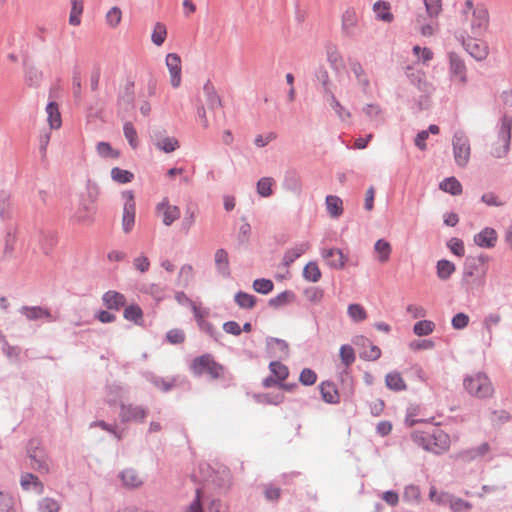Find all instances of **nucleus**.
Here are the masks:
<instances>
[{"label": "nucleus", "instance_id": "9d476101", "mask_svg": "<svg viewBox=\"0 0 512 512\" xmlns=\"http://www.w3.org/2000/svg\"><path fill=\"white\" fill-rule=\"evenodd\" d=\"M266 345H267L268 353L270 354L271 357L282 358V356L288 357V355H289V345L283 339L275 338V337H267Z\"/></svg>", "mask_w": 512, "mask_h": 512}, {"label": "nucleus", "instance_id": "2eb2a0df", "mask_svg": "<svg viewBox=\"0 0 512 512\" xmlns=\"http://www.w3.org/2000/svg\"><path fill=\"white\" fill-rule=\"evenodd\" d=\"M20 485L23 490L33 491L40 495L44 491V485L39 478L32 473H24L21 476Z\"/></svg>", "mask_w": 512, "mask_h": 512}, {"label": "nucleus", "instance_id": "6ab92c4d", "mask_svg": "<svg viewBox=\"0 0 512 512\" xmlns=\"http://www.w3.org/2000/svg\"><path fill=\"white\" fill-rule=\"evenodd\" d=\"M411 437L416 444L423 447L425 450L431 451L435 454L439 453V451L431 444L430 431H415L412 433Z\"/></svg>", "mask_w": 512, "mask_h": 512}, {"label": "nucleus", "instance_id": "39448f33", "mask_svg": "<svg viewBox=\"0 0 512 512\" xmlns=\"http://www.w3.org/2000/svg\"><path fill=\"white\" fill-rule=\"evenodd\" d=\"M148 415V409L142 406L120 403V419L123 423L139 422L142 423Z\"/></svg>", "mask_w": 512, "mask_h": 512}, {"label": "nucleus", "instance_id": "ddd939ff", "mask_svg": "<svg viewBox=\"0 0 512 512\" xmlns=\"http://www.w3.org/2000/svg\"><path fill=\"white\" fill-rule=\"evenodd\" d=\"M322 400L327 404H338L339 393L333 382L324 381L319 385Z\"/></svg>", "mask_w": 512, "mask_h": 512}, {"label": "nucleus", "instance_id": "c85d7f7f", "mask_svg": "<svg viewBox=\"0 0 512 512\" xmlns=\"http://www.w3.org/2000/svg\"><path fill=\"white\" fill-rule=\"evenodd\" d=\"M120 478L127 487L135 488L142 484L137 472L133 469H126L121 472Z\"/></svg>", "mask_w": 512, "mask_h": 512}, {"label": "nucleus", "instance_id": "dca6fc26", "mask_svg": "<svg viewBox=\"0 0 512 512\" xmlns=\"http://www.w3.org/2000/svg\"><path fill=\"white\" fill-rule=\"evenodd\" d=\"M431 444L439 451L446 450L449 447V436L438 427H433L430 431Z\"/></svg>", "mask_w": 512, "mask_h": 512}, {"label": "nucleus", "instance_id": "4d7b16f0", "mask_svg": "<svg viewBox=\"0 0 512 512\" xmlns=\"http://www.w3.org/2000/svg\"><path fill=\"white\" fill-rule=\"evenodd\" d=\"M259 397L262 398V400H260L261 402L266 403V404H272V405H279L285 399V396L282 393H276V394L266 393V394L260 395Z\"/></svg>", "mask_w": 512, "mask_h": 512}, {"label": "nucleus", "instance_id": "5fc2aeb1", "mask_svg": "<svg viewBox=\"0 0 512 512\" xmlns=\"http://www.w3.org/2000/svg\"><path fill=\"white\" fill-rule=\"evenodd\" d=\"M166 35V27L161 23H157L152 34L153 42L156 45H161L164 42Z\"/></svg>", "mask_w": 512, "mask_h": 512}, {"label": "nucleus", "instance_id": "5701e85b", "mask_svg": "<svg viewBox=\"0 0 512 512\" xmlns=\"http://www.w3.org/2000/svg\"><path fill=\"white\" fill-rule=\"evenodd\" d=\"M295 300V295L291 290H283L277 296L269 300V305L274 308L284 307Z\"/></svg>", "mask_w": 512, "mask_h": 512}, {"label": "nucleus", "instance_id": "20e7f679", "mask_svg": "<svg viewBox=\"0 0 512 512\" xmlns=\"http://www.w3.org/2000/svg\"><path fill=\"white\" fill-rule=\"evenodd\" d=\"M27 457L30 460V467L39 473H48V456L44 448L39 446L36 439H31L27 444Z\"/></svg>", "mask_w": 512, "mask_h": 512}, {"label": "nucleus", "instance_id": "a211bd4d", "mask_svg": "<svg viewBox=\"0 0 512 512\" xmlns=\"http://www.w3.org/2000/svg\"><path fill=\"white\" fill-rule=\"evenodd\" d=\"M385 385L388 389L399 392L407 389V385L399 372H390L385 377Z\"/></svg>", "mask_w": 512, "mask_h": 512}, {"label": "nucleus", "instance_id": "a19ab883", "mask_svg": "<svg viewBox=\"0 0 512 512\" xmlns=\"http://www.w3.org/2000/svg\"><path fill=\"white\" fill-rule=\"evenodd\" d=\"M317 381V374L310 368H304L300 372L299 382L304 386H312Z\"/></svg>", "mask_w": 512, "mask_h": 512}, {"label": "nucleus", "instance_id": "a878e982", "mask_svg": "<svg viewBox=\"0 0 512 512\" xmlns=\"http://www.w3.org/2000/svg\"><path fill=\"white\" fill-rule=\"evenodd\" d=\"M326 206L331 217H339L343 213V201L337 196H327Z\"/></svg>", "mask_w": 512, "mask_h": 512}, {"label": "nucleus", "instance_id": "69168bd1", "mask_svg": "<svg viewBox=\"0 0 512 512\" xmlns=\"http://www.w3.org/2000/svg\"><path fill=\"white\" fill-rule=\"evenodd\" d=\"M251 234V226L249 223H242L239 227V230L237 232V240L240 243H244L249 239V236Z\"/></svg>", "mask_w": 512, "mask_h": 512}, {"label": "nucleus", "instance_id": "e2e57ef3", "mask_svg": "<svg viewBox=\"0 0 512 512\" xmlns=\"http://www.w3.org/2000/svg\"><path fill=\"white\" fill-rule=\"evenodd\" d=\"M121 17L122 13L117 7L112 8L106 15L107 22L113 27L120 23Z\"/></svg>", "mask_w": 512, "mask_h": 512}, {"label": "nucleus", "instance_id": "4468645a", "mask_svg": "<svg viewBox=\"0 0 512 512\" xmlns=\"http://www.w3.org/2000/svg\"><path fill=\"white\" fill-rule=\"evenodd\" d=\"M166 64L171 73V82L174 87L179 86L181 81V59L177 54L171 53L167 55Z\"/></svg>", "mask_w": 512, "mask_h": 512}, {"label": "nucleus", "instance_id": "aec40b11", "mask_svg": "<svg viewBox=\"0 0 512 512\" xmlns=\"http://www.w3.org/2000/svg\"><path fill=\"white\" fill-rule=\"evenodd\" d=\"M373 10L377 15V18L390 23L393 21L394 16L391 12V5L387 1H378L374 4Z\"/></svg>", "mask_w": 512, "mask_h": 512}, {"label": "nucleus", "instance_id": "2f4dec72", "mask_svg": "<svg viewBox=\"0 0 512 512\" xmlns=\"http://www.w3.org/2000/svg\"><path fill=\"white\" fill-rule=\"evenodd\" d=\"M435 329L434 322L430 320H420L413 326V332L417 336H427L431 334Z\"/></svg>", "mask_w": 512, "mask_h": 512}, {"label": "nucleus", "instance_id": "f03ea898", "mask_svg": "<svg viewBox=\"0 0 512 512\" xmlns=\"http://www.w3.org/2000/svg\"><path fill=\"white\" fill-rule=\"evenodd\" d=\"M199 469L204 481L212 483L219 493H226L230 489L231 474L226 467L214 470L209 464L205 463L200 464Z\"/></svg>", "mask_w": 512, "mask_h": 512}, {"label": "nucleus", "instance_id": "ea45409f", "mask_svg": "<svg viewBox=\"0 0 512 512\" xmlns=\"http://www.w3.org/2000/svg\"><path fill=\"white\" fill-rule=\"evenodd\" d=\"M454 271L455 265L448 260H440L437 263V274L440 278H449Z\"/></svg>", "mask_w": 512, "mask_h": 512}, {"label": "nucleus", "instance_id": "cd10ccee", "mask_svg": "<svg viewBox=\"0 0 512 512\" xmlns=\"http://www.w3.org/2000/svg\"><path fill=\"white\" fill-rule=\"evenodd\" d=\"M440 189L452 195H460L462 193V185L455 177L444 179L440 183Z\"/></svg>", "mask_w": 512, "mask_h": 512}, {"label": "nucleus", "instance_id": "9b49d317", "mask_svg": "<svg viewBox=\"0 0 512 512\" xmlns=\"http://www.w3.org/2000/svg\"><path fill=\"white\" fill-rule=\"evenodd\" d=\"M454 157L459 166H465L470 157V146L467 140L457 138L453 142Z\"/></svg>", "mask_w": 512, "mask_h": 512}, {"label": "nucleus", "instance_id": "680f3d73", "mask_svg": "<svg viewBox=\"0 0 512 512\" xmlns=\"http://www.w3.org/2000/svg\"><path fill=\"white\" fill-rule=\"evenodd\" d=\"M427 12L430 16H437L441 9V0H424Z\"/></svg>", "mask_w": 512, "mask_h": 512}, {"label": "nucleus", "instance_id": "58836bf2", "mask_svg": "<svg viewBox=\"0 0 512 512\" xmlns=\"http://www.w3.org/2000/svg\"><path fill=\"white\" fill-rule=\"evenodd\" d=\"M451 71L453 75L458 79L459 82H466V73H465V65L463 62L457 59H451L450 62Z\"/></svg>", "mask_w": 512, "mask_h": 512}, {"label": "nucleus", "instance_id": "b1692460", "mask_svg": "<svg viewBox=\"0 0 512 512\" xmlns=\"http://www.w3.org/2000/svg\"><path fill=\"white\" fill-rule=\"evenodd\" d=\"M123 316L126 320L140 325L143 320V311L137 304H131L125 307Z\"/></svg>", "mask_w": 512, "mask_h": 512}, {"label": "nucleus", "instance_id": "338daca9", "mask_svg": "<svg viewBox=\"0 0 512 512\" xmlns=\"http://www.w3.org/2000/svg\"><path fill=\"white\" fill-rule=\"evenodd\" d=\"M482 201L489 206L503 205V202L501 201L500 197L497 194H495L494 192L485 193L482 196Z\"/></svg>", "mask_w": 512, "mask_h": 512}, {"label": "nucleus", "instance_id": "4be33fe9", "mask_svg": "<svg viewBox=\"0 0 512 512\" xmlns=\"http://www.w3.org/2000/svg\"><path fill=\"white\" fill-rule=\"evenodd\" d=\"M310 248V245L308 243H301L299 245H296L295 247H292L288 249L283 257V261L286 265H290L293 263L296 259L301 257L304 253H306Z\"/></svg>", "mask_w": 512, "mask_h": 512}, {"label": "nucleus", "instance_id": "79ce46f5", "mask_svg": "<svg viewBox=\"0 0 512 512\" xmlns=\"http://www.w3.org/2000/svg\"><path fill=\"white\" fill-rule=\"evenodd\" d=\"M449 250L457 257L465 255L464 243L461 239L453 237L447 242Z\"/></svg>", "mask_w": 512, "mask_h": 512}, {"label": "nucleus", "instance_id": "7c9ffc66", "mask_svg": "<svg viewBox=\"0 0 512 512\" xmlns=\"http://www.w3.org/2000/svg\"><path fill=\"white\" fill-rule=\"evenodd\" d=\"M48 121L51 128L57 129L61 126V114L58 109V105L51 102L47 106Z\"/></svg>", "mask_w": 512, "mask_h": 512}, {"label": "nucleus", "instance_id": "bb28decb", "mask_svg": "<svg viewBox=\"0 0 512 512\" xmlns=\"http://www.w3.org/2000/svg\"><path fill=\"white\" fill-rule=\"evenodd\" d=\"M269 370L272 375L280 382L286 380L289 376L288 367L282 364L280 361H271L269 363Z\"/></svg>", "mask_w": 512, "mask_h": 512}, {"label": "nucleus", "instance_id": "864d4df0", "mask_svg": "<svg viewBox=\"0 0 512 512\" xmlns=\"http://www.w3.org/2000/svg\"><path fill=\"white\" fill-rule=\"evenodd\" d=\"M450 507L454 512H461L464 510H470L472 508V504L461 498L451 497Z\"/></svg>", "mask_w": 512, "mask_h": 512}, {"label": "nucleus", "instance_id": "052dcab7", "mask_svg": "<svg viewBox=\"0 0 512 512\" xmlns=\"http://www.w3.org/2000/svg\"><path fill=\"white\" fill-rule=\"evenodd\" d=\"M158 147L163 151L169 153L179 147L178 141L174 138H165L158 142Z\"/></svg>", "mask_w": 512, "mask_h": 512}, {"label": "nucleus", "instance_id": "13d9d810", "mask_svg": "<svg viewBox=\"0 0 512 512\" xmlns=\"http://www.w3.org/2000/svg\"><path fill=\"white\" fill-rule=\"evenodd\" d=\"M124 134L130 145L135 148L137 146V132L132 123L128 122L124 125Z\"/></svg>", "mask_w": 512, "mask_h": 512}, {"label": "nucleus", "instance_id": "412c9836", "mask_svg": "<svg viewBox=\"0 0 512 512\" xmlns=\"http://www.w3.org/2000/svg\"><path fill=\"white\" fill-rule=\"evenodd\" d=\"M374 252L377 260L381 263H385L390 259L392 247L388 241L380 239L375 243Z\"/></svg>", "mask_w": 512, "mask_h": 512}, {"label": "nucleus", "instance_id": "4c0bfd02", "mask_svg": "<svg viewBox=\"0 0 512 512\" xmlns=\"http://www.w3.org/2000/svg\"><path fill=\"white\" fill-rule=\"evenodd\" d=\"M215 264L218 270L226 272L229 268V255L225 249H218L215 252Z\"/></svg>", "mask_w": 512, "mask_h": 512}, {"label": "nucleus", "instance_id": "473e14b6", "mask_svg": "<svg viewBox=\"0 0 512 512\" xmlns=\"http://www.w3.org/2000/svg\"><path fill=\"white\" fill-rule=\"evenodd\" d=\"M303 275L306 280L317 282L321 278V271L316 262H309L303 270Z\"/></svg>", "mask_w": 512, "mask_h": 512}, {"label": "nucleus", "instance_id": "f3484780", "mask_svg": "<svg viewBox=\"0 0 512 512\" xmlns=\"http://www.w3.org/2000/svg\"><path fill=\"white\" fill-rule=\"evenodd\" d=\"M20 312L26 316L30 321L42 318H51V313L48 309L40 306H22Z\"/></svg>", "mask_w": 512, "mask_h": 512}, {"label": "nucleus", "instance_id": "c756f323", "mask_svg": "<svg viewBox=\"0 0 512 512\" xmlns=\"http://www.w3.org/2000/svg\"><path fill=\"white\" fill-rule=\"evenodd\" d=\"M512 119L508 116H504L501 120V134L504 141L503 153L506 154L509 149V142L511 138Z\"/></svg>", "mask_w": 512, "mask_h": 512}, {"label": "nucleus", "instance_id": "c9c22d12", "mask_svg": "<svg viewBox=\"0 0 512 512\" xmlns=\"http://www.w3.org/2000/svg\"><path fill=\"white\" fill-rule=\"evenodd\" d=\"M348 315L355 322H361L366 319L367 313L365 309L360 304H350L348 306Z\"/></svg>", "mask_w": 512, "mask_h": 512}, {"label": "nucleus", "instance_id": "6e6552de", "mask_svg": "<svg viewBox=\"0 0 512 512\" xmlns=\"http://www.w3.org/2000/svg\"><path fill=\"white\" fill-rule=\"evenodd\" d=\"M124 197L126 198V203L124 205L122 224L125 232H129L134 226L136 204L132 191L125 192Z\"/></svg>", "mask_w": 512, "mask_h": 512}, {"label": "nucleus", "instance_id": "bf43d9fd", "mask_svg": "<svg viewBox=\"0 0 512 512\" xmlns=\"http://www.w3.org/2000/svg\"><path fill=\"white\" fill-rule=\"evenodd\" d=\"M490 450V445L487 442L482 443L480 446L470 449L466 452V454H469L470 459H475L477 457H482L485 454H487Z\"/></svg>", "mask_w": 512, "mask_h": 512}, {"label": "nucleus", "instance_id": "423d86ee", "mask_svg": "<svg viewBox=\"0 0 512 512\" xmlns=\"http://www.w3.org/2000/svg\"><path fill=\"white\" fill-rule=\"evenodd\" d=\"M157 217L161 218L163 223L170 226L180 217V209L176 205H172L167 198H164L157 204L155 209Z\"/></svg>", "mask_w": 512, "mask_h": 512}, {"label": "nucleus", "instance_id": "de8ad7c7", "mask_svg": "<svg viewBox=\"0 0 512 512\" xmlns=\"http://www.w3.org/2000/svg\"><path fill=\"white\" fill-rule=\"evenodd\" d=\"M72 10L70 14L69 22L72 25H79L80 24V15L83 11V3L81 1L74 0L72 2Z\"/></svg>", "mask_w": 512, "mask_h": 512}, {"label": "nucleus", "instance_id": "f257e3e1", "mask_svg": "<svg viewBox=\"0 0 512 512\" xmlns=\"http://www.w3.org/2000/svg\"><path fill=\"white\" fill-rule=\"evenodd\" d=\"M190 370L195 376L207 373L212 379H219L224 372V366L216 362L211 354L206 353L192 360Z\"/></svg>", "mask_w": 512, "mask_h": 512}, {"label": "nucleus", "instance_id": "a18cd8bd", "mask_svg": "<svg viewBox=\"0 0 512 512\" xmlns=\"http://www.w3.org/2000/svg\"><path fill=\"white\" fill-rule=\"evenodd\" d=\"M469 324V316L463 312L456 313L451 320V325L455 330H462Z\"/></svg>", "mask_w": 512, "mask_h": 512}, {"label": "nucleus", "instance_id": "3c124183", "mask_svg": "<svg viewBox=\"0 0 512 512\" xmlns=\"http://www.w3.org/2000/svg\"><path fill=\"white\" fill-rule=\"evenodd\" d=\"M368 346L370 347L369 351L365 350L360 352V357L366 361H376L379 359L381 356V349L378 346L373 345L371 342Z\"/></svg>", "mask_w": 512, "mask_h": 512}, {"label": "nucleus", "instance_id": "0e129e2a", "mask_svg": "<svg viewBox=\"0 0 512 512\" xmlns=\"http://www.w3.org/2000/svg\"><path fill=\"white\" fill-rule=\"evenodd\" d=\"M500 320H501V317L499 314H496V313L489 314L485 317V319L483 321V326L488 331V333L491 334L492 327L498 325Z\"/></svg>", "mask_w": 512, "mask_h": 512}, {"label": "nucleus", "instance_id": "f704fd0d", "mask_svg": "<svg viewBox=\"0 0 512 512\" xmlns=\"http://www.w3.org/2000/svg\"><path fill=\"white\" fill-rule=\"evenodd\" d=\"M0 512H15V499L8 492L0 491Z\"/></svg>", "mask_w": 512, "mask_h": 512}, {"label": "nucleus", "instance_id": "8fccbe9b", "mask_svg": "<svg viewBox=\"0 0 512 512\" xmlns=\"http://www.w3.org/2000/svg\"><path fill=\"white\" fill-rule=\"evenodd\" d=\"M420 498V489L415 485H408L404 489L403 500L407 502H417Z\"/></svg>", "mask_w": 512, "mask_h": 512}, {"label": "nucleus", "instance_id": "c03bdc74", "mask_svg": "<svg viewBox=\"0 0 512 512\" xmlns=\"http://www.w3.org/2000/svg\"><path fill=\"white\" fill-rule=\"evenodd\" d=\"M272 178H262L257 183V191L263 197H268L272 194Z\"/></svg>", "mask_w": 512, "mask_h": 512}, {"label": "nucleus", "instance_id": "72a5a7b5", "mask_svg": "<svg viewBox=\"0 0 512 512\" xmlns=\"http://www.w3.org/2000/svg\"><path fill=\"white\" fill-rule=\"evenodd\" d=\"M339 357L346 367L351 366L355 361V352L352 346L348 344L342 345L339 350Z\"/></svg>", "mask_w": 512, "mask_h": 512}, {"label": "nucleus", "instance_id": "6e6d98bb", "mask_svg": "<svg viewBox=\"0 0 512 512\" xmlns=\"http://www.w3.org/2000/svg\"><path fill=\"white\" fill-rule=\"evenodd\" d=\"M434 346V341L430 339L414 340L409 344V347L414 351L430 350L433 349Z\"/></svg>", "mask_w": 512, "mask_h": 512}, {"label": "nucleus", "instance_id": "603ef678", "mask_svg": "<svg viewBox=\"0 0 512 512\" xmlns=\"http://www.w3.org/2000/svg\"><path fill=\"white\" fill-rule=\"evenodd\" d=\"M166 339L171 344H181L185 341V333L181 329H171L166 333Z\"/></svg>", "mask_w": 512, "mask_h": 512}, {"label": "nucleus", "instance_id": "f8f14e48", "mask_svg": "<svg viewBox=\"0 0 512 512\" xmlns=\"http://www.w3.org/2000/svg\"><path fill=\"white\" fill-rule=\"evenodd\" d=\"M102 301L108 310L115 311L120 310L126 304L125 296L116 290H108L106 293H104L102 296Z\"/></svg>", "mask_w": 512, "mask_h": 512}, {"label": "nucleus", "instance_id": "49530a36", "mask_svg": "<svg viewBox=\"0 0 512 512\" xmlns=\"http://www.w3.org/2000/svg\"><path fill=\"white\" fill-rule=\"evenodd\" d=\"M198 327L201 331L205 332L216 341H218L221 336V333L214 327V325L206 320L199 321Z\"/></svg>", "mask_w": 512, "mask_h": 512}, {"label": "nucleus", "instance_id": "7ed1b4c3", "mask_svg": "<svg viewBox=\"0 0 512 512\" xmlns=\"http://www.w3.org/2000/svg\"><path fill=\"white\" fill-rule=\"evenodd\" d=\"M463 386L470 395L478 398L489 397L493 392L491 382L484 372L465 376Z\"/></svg>", "mask_w": 512, "mask_h": 512}, {"label": "nucleus", "instance_id": "37998d69", "mask_svg": "<svg viewBox=\"0 0 512 512\" xmlns=\"http://www.w3.org/2000/svg\"><path fill=\"white\" fill-rule=\"evenodd\" d=\"M203 496V489L197 488L195 492V498L188 506L187 512H204L202 503Z\"/></svg>", "mask_w": 512, "mask_h": 512}, {"label": "nucleus", "instance_id": "393cba45", "mask_svg": "<svg viewBox=\"0 0 512 512\" xmlns=\"http://www.w3.org/2000/svg\"><path fill=\"white\" fill-rule=\"evenodd\" d=\"M256 297L239 290L234 296L235 303L242 309H251L256 304Z\"/></svg>", "mask_w": 512, "mask_h": 512}, {"label": "nucleus", "instance_id": "774afa93", "mask_svg": "<svg viewBox=\"0 0 512 512\" xmlns=\"http://www.w3.org/2000/svg\"><path fill=\"white\" fill-rule=\"evenodd\" d=\"M223 330L234 336H239L242 332L240 325L236 321H227L223 324Z\"/></svg>", "mask_w": 512, "mask_h": 512}, {"label": "nucleus", "instance_id": "e433bc0d", "mask_svg": "<svg viewBox=\"0 0 512 512\" xmlns=\"http://www.w3.org/2000/svg\"><path fill=\"white\" fill-rule=\"evenodd\" d=\"M112 179L118 183L124 184L129 183L133 180L134 175L130 171L123 170L121 168L115 167L111 171Z\"/></svg>", "mask_w": 512, "mask_h": 512}, {"label": "nucleus", "instance_id": "0eeeda50", "mask_svg": "<svg viewBox=\"0 0 512 512\" xmlns=\"http://www.w3.org/2000/svg\"><path fill=\"white\" fill-rule=\"evenodd\" d=\"M321 256L333 269H343L348 261V256L339 248H324Z\"/></svg>", "mask_w": 512, "mask_h": 512}, {"label": "nucleus", "instance_id": "09e8293b", "mask_svg": "<svg viewBox=\"0 0 512 512\" xmlns=\"http://www.w3.org/2000/svg\"><path fill=\"white\" fill-rule=\"evenodd\" d=\"M40 512H58L59 504L52 498H44L38 503Z\"/></svg>", "mask_w": 512, "mask_h": 512}, {"label": "nucleus", "instance_id": "1a4fd4ad", "mask_svg": "<svg viewBox=\"0 0 512 512\" xmlns=\"http://www.w3.org/2000/svg\"><path fill=\"white\" fill-rule=\"evenodd\" d=\"M498 241L495 229L486 227L474 236V242L481 248H494Z\"/></svg>", "mask_w": 512, "mask_h": 512}]
</instances>
